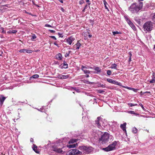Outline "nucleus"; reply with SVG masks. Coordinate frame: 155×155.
Here are the masks:
<instances>
[{
  "label": "nucleus",
  "instance_id": "nucleus-20",
  "mask_svg": "<svg viewBox=\"0 0 155 155\" xmlns=\"http://www.w3.org/2000/svg\"><path fill=\"white\" fill-rule=\"evenodd\" d=\"M112 84H115V85H118L119 86H121V83L119 82L118 81H116L114 80L113 81Z\"/></svg>",
  "mask_w": 155,
  "mask_h": 155
},
{
  "label": "nucleus",
  "instance_id": "nucleus-24",
  "mask_svg": "<svg viewBox=\"0 0 155 155\" xmlns=\"http://www.w3.org/2000/svg\"><path fill=\"white\" fill-rule=\"evenodd\" d=\"M96 126H97L98 128L101 129L103 128L102 126H101V124L100 122H99L97 123V124L95 125Z\"/></svg>",
  "mask_w": 155,
  "mask_h": 155
},
{
  "label": "nucleus",
  "instance_id": "nucleus-36",
  "mask_svg": "<svg viewBox=\"0 0 155 155\" xmlns=\"http://www.w3.org/2000/svg\"><path fill=\"white\" fill-rule=\"evenodd\" d=\"M88 7V4H86L85 5V6H84V8L83 10L82 11L83 12H84L85 11V10Z\"/></svg>",
  "mask_w": 155,
  "mask_h": 155
},
{
  "label": "nucleus",
  "instance_id": "nucleus-59",
  "mask_svg": "<svg viewBox=\"0 0 155 155\" xmlns=\"http://www.w3.org/2000/svg\"><path fill=\"white\" fill-rule=\"evenodd\" d=\"M150 93V92H149V91H146V92H143V94H145V93Z\"/></svg>",
  "mask_w": 155,
  "mask_h": 155
},
{
  "label": "nucleus",
  "instance_id": "nucleus-38",
  "mask_svg": "<svg viewBox=\"0 0 155 155\" xmlns=\"http://www.w3.org/2000/svg\"><path fill=\"white\" fill-rule=\"evenodd\" d=\"M152 20L155 24V13L154 14L152 17Z\"/></svg>",
  "mask_w": 155,
  "mask_h": 155
},
{
  "label": "nucleus",
  "instance_id": "nucleus-57",
  "mask_svg": "<svg viewBox=\"0 0 155 155\" xmlns=\"http://www.w3.org/2000/svg\"><path fill=\"white\" fill-rule=\"evenodd\" d=\"M132 90H133L134 91H136L138 90L137 89H136L134 88H132Z\"/></svg>",
  "mask_w": 155,
  "mask_h": 155
},
{
  "label": "nucleus",
  "instance_id": "nucleus-21",
  "mask_svg": "<svg viewBox=\"0 0 155 155\" xmlns=\"http://www.w3.org/2000/svg\"><path fill=\"white\" fill-rule=\"evenodd\" d=\"M110 68L112 69H117V65L115 64L114 63L112 64Z\"/></svg>",
  "mask_w": 155,
  "mask_h": 155
},
{
  "label": "nucleus",
  "instance_id": "nucleus-49",
  "mask_svg": "<svg viewBox=\"0 0 155 155\" xmlns=\"http://www.w3.org/2000/svg\"><path fill=\"white\" fill-rule=\"evenodd\" d=\"M49 31H50V32L52 33H54L55 32V31L51 30H49Z\"/></svg>",
  "mask_w": 155,
  "mask_h": 155
},
{
  "label": "nucleus",
  "instance_id": "nucleus-7",
  "mask_svg": "<svg viewBox=\"0 0 155 155\" xmlns=\"http://www.w3.org/2000/svg\"><path fill=\"white\" fill-rule=\"evenodd\" d=\"M69 155H77L78 153V150L76 149L71 150L69 151Z\"/></svg>",
  "mask_w": 155,
  "mask_h": 155
},
{
  "label": "nucleus",
  "instance_id": "nucleus-51",
  "mask_svg": "<svg viewBox=\"0 0 155 155\" xmlns=\"http://www.w3.org/2000/svg\"><path fill=\"white\" fill-rule=\"evenodd\" d=\"M45 26L47 27H52L51 25H48V24H46V25H45Z\"/></svg>",
  "mask_w": 155,
  "mask_h": 155
},
{
  "label": "nucleus",
  "instance_id": "nucleus-55",
  "mask_svg": "<svg viewBox=\"0 0 155 155\" xmlns=\"http://www.w3.org/2000/svg\"><path fill=\"white\" fill-rule=\"evenodd\" d=\"M128 54H129L130 57L131 58V56H132V55L131 52H129Z\"/></svg>",
  "mask_w": 155,
  "mask_h": 155
},
{
  "label": "nucleus",
  "instance_id": "nucleus-42",
  "mask_svg": "<svg viewBox=\"0 0 155 155\" xmlns=\"http://www.w3.org/2000/svg\"><path fill=\"white\" fill-rule=\"evenodd\" d=\"M58 35L60 37L63 38V36L62 35V34L60 32L58 33Z\"/></svg>",
  "mask_w": 155,
  "mask_h": 155
},
{
  "label": "nucleus",
  "instance_id": "nucleus-11",
  "mask_svg": "<svg viewBox=\"0 0 155 155\" xmlns=\"http://www.w3.org/2000/svg\"><path fill=\"white\" fill-rule=\"evenodd\" d=\"M33 150L34 151L37 153H39V151L38 150V147L35 144L33 145L32 147Z\"/></svg>",
  "mask_w": 155,
  "mask_h": 155
},
{
  "label": "nucleus",
  "instance_id": "nucleus-26",
  "mask_svg": "<svg viewBox=\"0 0 155 155\" xmlns=\"http://www.w3.org/2000/svg\"><path fill=\"white\" fill-rule=\"evenodd\" d=\"M63 64V66L64 67V68H68V64H67V62L65 61H64Z\"/></svg>",
  "mask_w": 155,
  "mask_h": 155
},
{
  "label": "nucleus",
  "instance_id": "nucleus-56",
  "mask_svg": "<svg viewBox=\"0 0 155 155\" xmlns=\"http://www.w3.org/2000/svg\"><path fill=\"white\" fill-rule=\"evenodd\" d=\"M61 9L63 12H64L65 11L64 9L62 7L61 8Z\"/></svg>",
  "mask_w": 155,
  "mask_h": 155
},
{
  "label": "nucleus",
  "instance_id": "nucleus-15",
  "mask_svg": "<svg viewBox=\"0 0 155 155\" xmlns=\"http://www.w3.org/2000/svg\"><path fill=\"white\" fill-rule=\"evenodd\" d=\"M75 46L76 47V49L78 50L81 46V44L79 42V41H78L77 44H75Z\"/></svg>",
  "mask_w": 155,
  "mask_h": 155
},
{
  "label": "nucleus",
  "instance_id": "nucleus-1",
  "mask_svg": "<svg viewBox=\"0 0 155 155\" xmlns=\"http://www.w3.org/2000/svg\"><path fill=\"white\" fill-rule=\"evenodd\" d=\"M143 3L140 2L138 5L136 3H133L129 8V10L133 13H137L142 8Z\"/></svg>",
  "mask_w": 155,
  "mask_h": 155
},
{
  "label": "nucleus",
  "instance_id": "nucleus-37",
  "mask_svg": "<svg viewBox=\"0 0 155 155\" xmlns=\"http://www.w3.org/2000/svg\"><path fill=\"white\" fill-rule=\"evenodd\" d=\"M61 79H66L67 78L68 76V75H62V76H61Z\"/></svg>",
  "mask_w": 155,
  "mask_h": 155
},
{
  "label": "nucleus",
  "instance_id": "nucleus-2",
  "mask_svg": "<svg viewBox=\"0 0 155 155\" xmlns=\"http://www.w3.org/2000/svg\"><path fill=\"white\" fill-rule=\"evenodd\" d=\"M153 22L150 21H148L146 22L143 25V30L147 32H150L153 30Z\"/></svg>",
  "mask_w": 155,
  "mask_h": 155
},
{
  "label": "nucleus",
  "instance_id": "nucleus-60",
  "mask_svg": "<svg viewBox=\"0 0 155 155\" xmlns=\"http://www.w3.org/2000/svg\"><path fill=\"white\" fill-rule=\"evenodd\" d=\"M61 76H62V75H58V78H61Z\"/></svg>",
  "mask_w": 155,
  "mask_h": 155
},
{
  "label": "nucleus",
  "instance_id": "nucleus-12",
  "mask_svg": "<svg viewBox=\"0 0 155 155\" xmlns=\"http://www.w3.org/2000/svg\"><path fill=\"white\" fill-rule=\"evenodd\" d=\"M19 52L21 53V52H26L27 53H31L32 52V51L31 50H28L27 49H21L19 51Z\"/></svg>",
  "mask_w": 155,
  "mask_h": 155
},
{
  "label": "nucleus",
  "instance_id": "nucleus-44",
  "mask_svg": "<svg viewBox=\"0 0 155 155\" xmlns=\"http://www.w3.org/2000/svg\"><path fill=\"white\" fill-rule=\"evenodd\" d=\"M124 18L127 21V22L130 19L129 18L126 16H124Z\"/></svg>",
  "mask_w": 155,
  "mask_h": 155
},
{
  "label": "nucleus",
  "instance_id": "nucleus-53",
  "mask_svg": "<svg viewBox=\"0 0 155 155\" xmlns=\"http://www.w3.org/2000/svg\"><path fill=\"white\" fill-rule=\"evenodd\" d=\"M36 38V36L35 35H34L32 36V38H31L32 39V38L33 39H35Z\"/></svg>",
  "mask_w": 155,
  "mask_h": 155
},
{
  "label": "nucleus",
  "instance_id": "nucleus-13",
  "mask_svg": "<svg viewBox=\"0 0 155 155\" xmlns=\"http://www.w3.org/2000/svg\"><path fill=\"white\" fill-rule=\"evenodd\" d=\"M55 57L56 58L59 60H61L62 58L61 54L60 53L56 54L55 56Z\"/></svg>",
  "mask_w": 155,
  "mask_h": 155
},
{
  "label": "nucleus",
  "instance_id": "nucleus-31",
  "mask_svg": "<svg viewBox=\"0 0 155 155\" xmlns=\"http://www.w3.org/2000/svg\"><path fill=\"white\" fill-rule=\"evenodd\" d=\"M121 33L120 32H119L118 31H114L113 32V34L114 35H116V34H121Z\"/></svg>",
  "mask_w": 155,
  "mask_h": 155
},
{
  "label": "nucleus",
  "instance_id": "nucleus-58",
  "mask_svg": "<svg viewBox=\"0 0 155 155\" xmlns=\"http://www.w3.org/2000/svg\"><path fill=\"white\" fill-rule=\"evenodd\" d=\"M126 88L128 89H129V90H131L132 89V88H131L130 87H126Z\"/></svg>",
  "mask_w": 155,
  "mask_h": 155
},
{
  "label": "nucleus",
  "instance_id": "nucleus-14",
  "mask_svg": "<svg viewBox=\"0 0 155 155\" xmlns=\"http://www.w3.org/2000/svg\"><path fill=\"white\" fill-rule=\"evenodd\" d=\"M77 145H78V144L76 143V144H72L67 145V147L69 148H71L75 147Z\"/></svg>",
  "mask_w": 155,
  "mask_h": 155
},
{
  "label": "nucleus",
  "instance_id": "nucleus-9",
  "mask_svg": "<svg viewBox=\"0 0 155 155\" xmlns=\"http://www.w3.org/2000/svg\"><path fill=\"white\" fill-rule=\"evenodd\" d=\"M152 78L151 80L149 81V82L151 84L154 83H155V72L153 73Z\"/></svg>",
  "mask_w": 155,
  "mask_h": 155
},
{
  "label": "nucleus",
  "instance_id": "nucleus-22",
  "mask_svg": "<svg viewBox=\"0 0 155 155\" xmlns=\"http://www.w3.org/2000/svg\"><path fill=\"white\" fill-rule=\"evenodd\" d=\"M129 25L134 30H135L136 29V28L133 22L130 24Z\"/></svg>",
  "mask_w": 155,
  "mask_h": 155
},
{
  "label": "nucleus",
  "instance_id": "nucleus-54",
  "mask_svg": "<svg viewBox=\"0 0 155 155\" xmlns=\"http://www.w3.org/2000/svg\"><path fill=\"white\" fill-rule=\"evenodd\" d=\"M82 154V153L81 152V151H79V150H78V154H80V155H81Z\"/></svg>",
  "mask_w": 155,
  "mask_h": 155
},
{
  "label": "nucleus",
  "instance_id": "nucleus-29",
  "mask_svg": "<svg viewBox=\"0 0 155 155\" xmlns=\"http://www.w3.org/2000/svg\"><path fill=\"white\" fill-rule=\"evenodd\" d=\"M85 2L87 3V4H88V7L89 8H90V5L91 4V2L90 1V0H85Z\"/></svg>",
  "mask_w": 155,
  "mask_h": 155
},
{
  "label": "nucleus",
  "instance_id": "nucleus-50",
  "mask_svg": "<svg viewBox=\"0 0 155 155\" xmlns=\"http://www.w3.org/2000/svg\"><path fill=\"white\" fill-rule=\"evenodd\" d=\"M50 37H51L53 39L55 40H56L57 39L54 36H50Z\"/></svg>",
  "mask_w": 155,
  "mask_h": 155
},
{
  "label": "nucleus",
  "instance_id": "nucleus-16",
  "mask_svg": "<svg viewBox=\"0 0 155 155\" xmlns=\"http://www.w3.org/2000/svg\"><path fill=\"white\" fill-rule=\"evenodd\" d=\"M94 70L96 71V73L98 74L100 73L101 72V69L100 68L98 67H96L94 68Z\"/></svg>",
  "mask_w": 155,
  "mask_h": 155
},
{
  "label": "nucleus",
  "instance_id": "nucleus-63",
  "mask_svg": "<svg viewBox=\"0 0 155 155\" xmlns=\"http://www.w3.org/2000/svg\"><path fill=\"white\" fill-rule=\"evenodd\" d=\"M101 87H105V85L103 84H102V85H101Z\"/></svg>",
  "mask_w": 155,
  "mask_h": 155
},
{
  "label": "nucleus",
  "instance_id": "nucleus-8",
  "mask_svg": "<svg viewBox=\"0 0 155 155\" xmlns=\"http://www.w3.org/2000/svg\"><path fill=\"white\" fill-rule=\"evenodd\" d=\"M126 123L125 122L123 124H121L120 126V128L123 130V131L125 133H126Z\"/></svg>",
  "mask_w": 155,
  "mask_h": 155
},
{
  "label": "nucleus",
  "instance_id": "nucleus-35",
  "mask_svg": "<svg viewBox=\"0 0 155 155\" xmlns=\"http://www.w3.org/2000/svg\"><path fill=\"white\" fill-rule=\"evenodd\" d=\"M128 105L129 106H130V107H132L134 106H136L137 105V104H133L132 103H129L128 104Z\"/></svg>",
  "mask_w": 155,
  "mask_h": 155
},
{
  "label": "nucleus",
  "instance_id": "nucleus-10",
  "mask_svg": "<svg viewBox=\"0 0 155 155\" xmlns=\"http://www.w3.org/2000/svg\"><path fill=\"white\" fill-rule=\"evenodd\" d=\"M53 150L54 151L58 153H61L63 151L61 148H58L56 147H53Z\"/></svg>",
  "mask_w": 155,
  "mask_h": 155
},
{
  "label": "nucleus",
  "instance_id": "nucleus-27",
  "mask_svg": "<svg viewBox=\"0 0 155 155\" xmlns=\"http://www.w3.org/2000/svg\"><path fill=\"white\" fill-rule=\"evenodd\" d=\"M77 140H76L72 139L71 140H70L69 141L68 143L69 144L72 143H75V142H77Z\"/></svg>",
  "mask_w": 155,
  "mask_h": 155
},
{
  "label": "nucleus",
  "instance_id": "nucleus-18",
  "mask_svg": "<svg viewBox=\"0 0 155 155\" xmlns=\"http://www.w3.org/2000/svg\"><path fill=\"white\" fill-rule=\"evenodd\" d=\"M39 77V76L38 74H34L31 76L30 77V79H32V78L36 79L38 78Z\"/></svg>",
  "mask_w": 155,
  "mask_h": 155
},
{
  "label": "nucleus",
  "instance_id": "nucleus-33",
  "mask_svg": "<svg viewBox=\"0 0 155 155\" xmlns=\"http://www.w3.org/2000/svg\"><path fill=\"white\" fill-rule=\"evenodd\" d=\"M84 72V73L85 74H89L90 73V71H89V70H82Z\"/></svg>",
  "mask_w": 155,
  "mask_h": 155
},
{
  "label": "nucleus",
  "instance_id": "nucleus-30",
  "mask_svg": "<svg viewBox=\"0 0 155 155\" xmlns=\"http://www.w3.org/2000/svg\"><path fill=\"white\" fill-rule=\"evenodd\" d=\"M71 52V51H69L68 52H66V53L65 54V57L66 58L68 57L69 56L70 53Z\"/></svg>",
  "mask_w": 155,
  "mask_h": 155
},
{
  "label": "nucleus",
  "instance_id": "nucleus-48",
  "mask_svg": "<svg viewBox=\"0 0 155 155\" xmlns=\"http://www.w3.org/2000/svg\"><path fill=\"white\" fill-rule=\"evenodd\" d=\"M127 22L129 25L132 23V22L130 21V19L127 21Z\"/></svg>",
  "mask_w": 155,
  "mask_h": 155
},
{
  "label": "nucleus",
  "instance_id": "nucleus-52",
  "mask_svg": "<svg viewBox=\"0 0 155 155\" xmlns=\"http://www.w3.org/2000/svg\"><path fill=\"white\" fill-rule=\"evenodd\" d=\"M54 44L56 46H57L58 47H59V46L57 44V42H55L54 43Z\"/></svg>",
  "mask_w": 155,
  "mask_h": 155
},
{
  "label": "nucleus",
  "instance_id": "nucleus-45",
  "mask_svg": "<svg viewBox=\"0 0 155 155\" xmlns=\"http://www.w3.org/2000/svg\"><path fill=\"white\" fill-rule=\"evenodd\" d=\"M1 28L2 30V32L3 33H5L6 32L4 30V28H3L2 27Z\"/></svg>",
  "mask_w": 155,
  "mask_h": 155
},
{
  "label": "nucleus",
  "instance_id": "nucleus-61",
  "mask_svg": "<svg viewBox=\"0 0 155 155\" xmlns=\"http://www.w3.org/2000/svg\"><path fill=\"white\" fill-rule=\"evenodd\" d=\"M131 61V58L130 57V58L129 59V60H128V62H130Z\"/></svg>",
  "mask_w": 155,
  "mask_h": 155
},
{
  "label": "nucleus",
  "instance_id": "nucleus-40",
  "mask_svg": "<svg viewBox=\"0 0 155 155\" xmlns=\"http://www.w3.org/2000/svg\"><path fill=\"white\" fill-rule=\"evenodd\" d=\"M107 74L108 75H110L111 74V72L110 70H108L107 71Z\"/></svg>",
  "mask_w": 155,
  "mask_h": 155
},
{
  "label": "nucleus",
  "instance_id": "nucleus-64",
  "mask_svg": "<svg viewBox=\"0 0 155 155\" xmlns=\"http://www.w3.org/2000/svg\"><path fill=\"white\" fill-rule=\"evenodd\" d=\"M89 77V75L88 74H86V77L88 78Z\"/></svg>",
  "mask_w": 155,
  "mask_h": 155
},
{
  "label": "nucleus",
  "instance_id": "nucleus-6",
  "mask_svg": "<svg viewBox=\"0 0 155 155\" xmlns=\"http://www.w3.org/2000/svg\"><path fill=\"white\" fill-rule=\"evenodd\" d=\"M75 39L72 36L68 37L66 39V42L69 45H71L72 42L74 41Z\"/></svg>",
  "mask_w": 155,
  "mask_h": 155
},
{
  "label": "nucleus",
  "instance_id": "nucleus-4",
  "mask_svg": "<svg viewBox=\"0 0 155 155\" xmlns=\"http://www.w3.org/2000/svg\"><path fill=\"white\" fill-rule=\"evenodd\" d=\"M79 149L81 150L84 151V152L87 154H89L93 150V148L92 147L85 146H80Z\"/></svg>",
  "mask_w": 155,
  "mask_h": 155
},
{
  "label": "nucleus",
  "instance_id": "nucleus-47",
  "mask_svg": "<svg viewBox=\"0 0 155 155\" xmlns=\"http://www.w3.org/2000/svg\"><path fill=\"white\" fill-rule=\"evenodd\" d=\"M139 105L141 107L142 109L143 110H144V107H143V104L141 103H140L139 104Z\"/></svg>",
  "mask_w": 155,
  "mask_h": 155
},
{
  "label": "nucleus",
  "instance_id": "nucleus-25",
  "mask_svg": "<svg viewBox=\"0 0 155 155\" xmlns=\"http://www.w3.org/2000/svg\"><path fill=\"white\" fill-rule=\"evenodd\" d=\"M101 119V117H97V120L95 121V125L100 122V120Z\"/></svg>",
  "mask_w": 155,
  "mask_h": 155
},
{
  "label": "nucleus",
  "instance_id": "nucleus-5",
  "mask_svg": "<svg viewBox=\"0 0 155 155\" xmlns=\"http://www.w3.org/2000/svg\"><path fill=\"white\" fill-rule=\"evenodd\" d=\"M117 144V142L115 141L109 145L106 148H103L102 149L106 152L112 150L115 148V146Z\"/></svg>",
  "mask_w": 155,
  "mask_h": 155
},
{
  "label": "nucleus",
  "instance_id": "nucleus-46",
  "mask_svg": "<svg viewBox=\"0 0 155 155\" xmlns=\"http://www.w3.org/2000/svg\"><path fill=\"white\" fill-rule=\"evenodd\" d=\"M98 92L102 94V93H103L104 92V91L100 90H99Z\"/></svg>",
  "mask_w": 155,
  "mask_h": 155
},
{
  "label": "nucleus",
  "instance_id": "nucleus-3",
  "mask_svg": "<svg viewBox=\"0 0 155 155\" xmlns=\"http://www.w3.org/2000/svg\"><path fill=\"white\" fill-rule=\"evenodd\" d=\"M112 136L111 135L110 136L109 134L107 132H105L101 136V137L99 138V141H101L103 143H106L109 141V137Z\"/></svg>",
  "mask_w": 155,
  "mask_h": 155
},
{
  "label": "nucleus",
  "instance_id": "nucleus-32",
  "mask_svg": "<svg viewBox=\"0 0 155 155\" xmlns=\"http://www.w3.org/2000/svg\"><path fill=\"white\" fill-rule=\"evenodd\" d=\"M113 81H114L113 80L111 79L108 78L107 79V81H108V82H109L110 83H112V84L113 83Z\"/></svg>",
  "mask_w": 155,
  "mask_h": 155
},
{
  "label": "nucleus",
  "instance_id": "nucleus-43",
  "mask_svg": "<svg viewBox=\"0 0 155 155\" xmlns=\"http://www.w3.org/2000/svg\"><path fill=\"white\" fill-rule=\"evenodd\" d=\"M87 67H86V66H84L83 65H82V66H81V70H85V69H87Z\"/></svg>",
  "mask_w": 155,
  "mask_h": 155
},
{
  "label": "nucleus",
  "instance_id": "nucleus-23",
  "mask_svg": "<svg viewBox=\"0 0 155 155\" xmlns=\"http://www.w3.org/2000/svg\"><path fill=\"white\" fill-rule=\"evenodd\" d=\"M129 25L134 30H135L136 29V28L133 22L130 24Z\"/></svg>",
  "mask_w": 155,
  "mask_h": 155
},
{
  "label": "nucleus",
  "instance_id": "nucleus-19",
  "mask_svg": "<svg viewBox=\"0 0 155 155\" xmlns=\"http://www.w3.org/2000/svg\"><path fill=\"white\" fill-rule=\"evenodd\" d=\"M17 32V31L16 30H14L12 31L10 30L9 31L7 32V33L9 34H15Z\"/></svg>",
  "mask_w": 155,
  "mask_h": 155
},
{
  "label": "nucleus",
  "instance_id": "nucleus-41",
  "mask_svg": "<svg viewBox=\"0 0 155 155\" xmlns=\"http://www.w3.org/2000/svg\"><path fill=\"white\" fill-rule=\"evenodd\" d=\"M79 3L80 5H82L84 3V0H81L79 1Z\"/></svg>",
  "mask_w": 155,
  "mask_h": 155
},
{
  "label": "nucleus",
  "instance_id": "nucleus-62",
  "mask_svg": "<svg viewBox=\"0 0 155 155\" xmlns=\"http://www.w3.org/2000/svg\"><path fill=\"white\" fill-rule=\"evenodd\" d=\"M3 104L2 103V101H1L0 100V106L1 105H2Z\"/></svg>",
  "mask_w": 155,
  "mask_h": 155
},
{
  "label": "nucleus",
  "instance_id": "nucleus-28",
  "mask_svg": "<svg viewBox=\"0 0 155 155\" xmlns=\"http://www.w3.org/2000/svg\"><path fill=\"white\" fill-rule=\"evenodd\" d=\"M1 97H2V99L0 98V100L1 101H2V102L3 104V103L4 101L6 99V97H4L2 95H1Z\"/></svg>",
  "mask_w": 155,
  "mask_h": 155
},
{
  "label": "nucleus",
  "instance_id": "nucleus-39",
  "mask_svg": "<svg viewBox=\"0 0 155 155\" xmlns=\"http://www.w3.org/2000/svg\"><path fill=\"white\" fill-rule=\"evenodd\" d=\"M132 132L134 133H136L137 132V130L136 128L135 127L134 128H133Z\"/></svg>",
  "mask_w": 155,
  "mask_h": 155
},
{
  "label": "nucleus",
  "instance_id": "nucleus-34",
  "mask_svg": "<svg viewBox=\"0 0 155 155\" xmlns=\"http://www.w3.org/2000/svg\"><path fill=\"white\" fill-rule=\"evenodd\" d=\"M128 113H129L132 114H134L135 115H138V114L135 113L134 111L132 110H130L128 111Z\"/></svg>",
  "mask_w": 155,
  "mask_h": 155
},
{
  "label": "nucleus",
  "instance_id": "nucleus-17",
  "mask_svg": "<svg viewBox=\"0 0 155 155\" xmlns=\"http://www.w3.org/2000/svg\"><path fill=\"white\" fill-rule=\"evenodd\" d=\"M103 2L105 6V9H107L108 11H109V10L108 7L109 6V5L107 2H106L105 0H104Z\"/></svg>",
  "mask_w": 155,
  "mask_h": 155
}]
</instances>
